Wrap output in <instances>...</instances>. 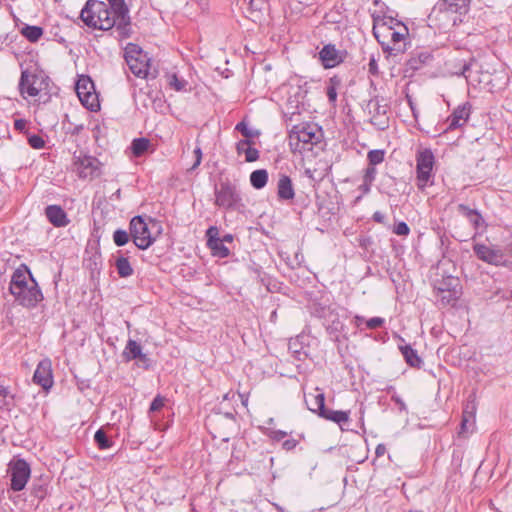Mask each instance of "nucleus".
Wrapping results in <instances>:
<instances>
[{
	"label": "nucleus",
	"mask_w": 512,
	"mask_h": 512,
	"mask_svg": "<svg viewBox=\"0 0 512 512\" xmlns=\"http://www.w3.org/2000/svg\"><path fill=\"white\" fill-rule=\"evenodd\" d=\"M8 290L14 302L27 309L37 307L44 299L37 281L26 264H21L13 271Z\"/></svg>",
	"instance_id": "obj_1"
},
{
	"label": "nucleus",
	"mask_w": 512,
	"mask_h": 512,
	"mask_svg": "<svg viewBox=\"0 0 512 512\" xmlns=\"http://www.w3.org/2000/svg\"><path fill=\"white\" fill-rule=\"evenodd\" d=\"M323 130L315 123L294 125L288 134L289 148L293 154L308 156L323 140Z\"/></svg>",
	"instance_id": "obj_2"
},
{
	"label": "nucleus",
	"mask_w": 512,
	"mask_h": 512,
	"mask_svg": "<svg viewBox=\"0 0 512 512\" xmlns=\"http://www.w3.org/2000/svg\"><path fill=\"white\" fill-rule=\"evenodd\" d=\"M108 4L98 0H88L80 12V19L91 28L98 30H110L115 28L117 32V20L111 14Z\"/></svg>",
	"instance_id": "obj_3"
},
{
	"label": "nucleus",
	"mask_w": 512,
	"mask_h": 512,
	"mask_svg": "<svg viewBox=\"0 0 512 512\" xmlns=\"http://www.w3.org/2000/svg\"><path fill=\"white\" fill-rule=\"evenodd\" d=\"M124 58L130 71L138 78L146 79L156 77V71H150V57L148 53L134 43H128L124 49Z\"/></svg>",
	"instance_id": "obj_4"
},
{
	"label": "nucleus",
	"mask_w": 512,
	"mask_h": 512,
	"mask_svg": "<svg viewBox=\"0 0 512 512\" xmlns=\"http://www.w3.org/2000/svg\"><path fill=\"white\" fill-rule=\"evenodd\" d=\"M49 78L42 73H34L24 70L21 73L19 81V90L21 95L31 98H41L42 92L48 95Z\"/></svg>",
	"instance_id": "obj_5"
},
{
	"label": "nucleus",
	"mask_w": 512,
	"mask_h": 512,
	"mask_svg": "<svg viewBox=\"0 0 512 512\" xmlns=\"http://www.w3.org/2000/svg\"><path fill=\"white\" fill-rule=\"evenodd\" d=\"M386 27L391 31V44L386 45V53L394 56L403 53L406 50L407 37L409 35L407 26L402 22L390 18L389 21H386Z\"/></svg>",
	"instance_id": "obj_6"
},
{
	"label": "nucleus",
	"mask_w": 512,
	"mask_h": 512,
	"mask_svg": "<svg viewBox=\"0 0 512 512\" xmlns=\"http://www.w3.org/2000/svg\"><path fill=\"white\" fill-rule=\"evenodd\" d=\"M73 166L79 178L94 179L102 174V163L98 158L80 152L74 154Z\"/></svg>",
	"instance_id": "obj_7"
},
{
	"label": "nucleus",
	"mask_w": 512,
	"mask_h": 512,
	"mask_svg": "<svg viewBox=\"0 0 512 512\" xmlns=\"http://www.w3.org/2000/svg\"><path fill=\"white\" fill-rule=\"evenodd\" d=\"M112 16L117 20V34L120 39L128 38L131 35V19L129 9L124 0H107Z\"/></svg>",
	"instance_id": "obj_8"
},
{
	"label": "nucleus",
	"mask_w": 512,
	"mask_h": 512,
	"mask_svg": "<svg viewBox=\"0 0 512 512\" xmlns=\"http://www.w3.org/2000/svg\"><path fill=\"white\" fill-rule=\"evenodd\" d=\"M75 90L79 100L88 110L97 111L100 108L98 94L89 76L81 75L76 82Z\"/></svg>",
	"instance_id": "obj_9"
},
{
	"label": "nucleus",
	"mask_w": 512,
	"mask_h": 512,
	"mask_svg": "<svg viewBox=\"0 0 512 512\" xmlns=\"http://www.w3.org/2000/svg\"><path fill=\"white\" fill-rule=\"evenodd\" d=\"M241 202L240 193L235 184L229 180L220 182L215 187V204L224 209H234Z\"/></svg>",
	"instance_id": "obj_10"
},
{
	"label": "nucleus",
	"mask_w": 512,
	"mask_h": 512,
	"mask_svg": "<svg viewBox=\"0 0 512 512\" xmlns=\"http://www.w3.org/2000/svg\"><path fill=\"white\" fill-rule=\"evenodd\" d=\"M129 230L133 243L141 250L148 249L155 240L151 235L147 222L140 215L131 219Z\"/></svg>",
	"instance_id": "obj_11"
},
{
	"label": "nucleus",
	"mask_w": 512,
	"mask_h": 512,
	"mask_svg": "<svg viewBox=\"0 0 512 512\" xmlns=\"http://www.w3.org/2000/svg\"><path fill=\"white\" fill-rule=\"evenodd\" d=\"M435 158L430 149L418 152L416 157L417 182L420 189H424L432 178V171Z\"/></svg>",
	"instance_id": "obj_12"
},
{
	"label": "nucleus",
	"mask_w": 512,
	"mask_h": 512,
	"mask_svg": "<svg viewBox=\"0 0 512 512\" xmlns=\"http://www.w3.org/2000/svg\"><path fill=\"white\" fill-rule=\"evenodd\" d=\"M11 489L21 491L25 488L31 474L30 465L24 459H17L10 463Z\"/></svg>",
	"instance_id": "obj_13"
},
{
	"label": "nucleus",
	"mask_w": 512,
	"mask_h": 512,
	"mask_svg": "<svg viewBox=\"0 0 512 512\" xmlns=\"http://www.w3.org/2000/svg\"><path fill=\"white\" fill-rule=\"evenodd\" d=\"M473 251L480 260L488 264L508 266L509 261L505 258L504 252L499 248L477 243L473 246Z\"/></svg>",
	"instance_id": "obj_14"
},
{
	"label": "nucleus",
	"mask_w": 512,
	"mask_h": 512,
	"mask_svg": "<svg viewBox=\"0 0 512 512\" xmlns=\"http://www.w3.org/2000/svg\"><path fill=\"white\" fill-rule=\"evenodd\" d=\"M33 382L48 391L53 386L52 362L49 358L41 360L34 372Z\"/></svg>",
	"instance_id": "obj_15"
},
{
	"label": "nucleus",
	"mask_w": 512,
	"mask_h": 512,
	"mask_svg": "<svg viewBox=\"0 0 512 512\" xmlns=\"http://www.w3.org/2000/svg\"><path fill=\"white\" fill-rule=\"evenodd\" d=\"M346 52L338 50L334 44H326L319 52V59L325 69L340 65L345 59Z\"/></svg>",
	"instance_id": "obj_16"
},
{
	"label": "nucleus",
	"mask_w": 512,
	"mask_h": 512,
	"mask_svg": "<svg viewBox=\"0 0 512 512\" xmlns=\"http://www.w3.org/2000/svg\"><path fill=\"white\" fill-rule=\"evenodd\" d=\"M471 104L469 102L457 106L452 114L447 118L448 126L446 131L463 127L470 118Z\"/></svg>",
	"instance_id": "obj_17"
},
{
	"label": "nucleus",
	"mask_w": 512,
	"mask_h": 512,
	"mask_svg": "<svg viewBox=\"0 0 512 512\" xmlns=\"http://www.w3.org/2000/svg\"><path fill=\"white\" fill-rule=\"evenodd\" d=\"M45 216L54 227H65L69 224L64 209L59 205H49L45 208Z\"/></svg>",
	"instance_id": "obj_18"
},
{
	"label": "nucleus",
	"mask_w": 512,
	"mask_h": 512,
	"mask_svg": "<svg viewBox=\"0 0 512 512\" xmlns=\"http://www.w3.org/2000/svg\"><path fill=\"white\" fill-rule=\"evenodd\" d=\"M122 356L127 362L134 359H138L141 362H147L149 360L147 355L142 352L141 345L132 339L127 341Z\"/></svg>",
	"instance_id": "obj_19"
},
{
	"label": "nucleus",
	"mask_w": 512,
	"mask_h": 512,
	"mask_svg": "<svg viewBox=\"0 0 512 512\" xmlns=\"http://www.w3.org/2000/svg\"><path fill=\"white\" fill-rule=\"evenodd\" d=\"M320 417L332 421L339 425L343 429V426L347 425L350 419V411L333 410L325 406Z\"/></svg>",
	"instance_id": "obj_20"
},
{
	"label": "nucleus",
	"mask_w": 512,
	"mask_h": 512,
	"mask_svg": "<svg viewBox=\"0 0 512 512\" xmlns=\"http://www.w3.org/2000/svg\"><path fill=\"white\" fill-rule=\"evenodd\" d=\"M277 195L281 200H291L295 196L292 181L289 176L281 175L277 183Z\"/></svg>",
	"instance_id": "obj_21"
},
{
	"label": "nucleus",
	"mask_w": 512,
	"mask_h": 512,
	"mask_svg": "<svg viewBox=\"0 0 512 512\" xmlns=\"http://www.w3.org/2000/svg\"><path fill=\"white\" fill-rule=\"evenodd\" d=\"M476 409L477 407L474 400H470L466 403L461 421V433L468 431V424L473 425L475 423Z\"/></svg>",
	"instance_id": "obj_22"
},
{
	"label": "nucleus",
	"mask_w": 512,
	"mask_h": 512,
	"mask_svg": "<svg viewBox=\"0 0 512 512\" xmlns=\"http://www.w3.org/2000/svg\"><path fill=\"white\" fill-rule=\"evenodd\" d=\"M251 144L252 140H240L236 144L237 153L239 155L244 153L247 162H254L259 158V151L251 147Z\"/></svg>",
	"instance_id": "obj_23"
},
{
	"label": "nucleus",
	"mask_w": 512,
	"mask_h": 512,
	"mask_svg": "<svg viewBox=\"0 0 512 512\" xmlns=\"http://www.w3.org/2000/svg\"><path fill=\"white\" fill-rule=\"evenodd\" d=\"M316 391V394H309L308 398H306V404L310 411L320 416L325 408V396L318 389Z\"/></svg>",
	"instance_id": "obj_24"
},
{
	"label": "nucleus",
	"mask_w": 512,
	"mask_h": 512,
	"mask_svg": "<svg viewBox=\"0 0 512 512\" xmlns=\"http://www.w3.org/2000/svg\"><path fill=\"white\" fill-rule=\"evenodd\" d=\"M115 267L120 278H128L133 275L134 269L128 257L119 255L115 260Z\"/></svg>",
	"instance_id": "obj_25"
},
{
	"label": "nucleus",
	"mask_w": 512,
	"mask_h": 512,
	"mask_svg": "<svg viewBox=\"0 0 512 512\" xmlns=\"http://www.w3.org/2000/svg\"><path fill=\"white\" fill-rule=\"evenodd\" d=\"M458 211L465 216L475 228H479L483 222L481 214L477 210H473L465 204H459Z\"/></svg>",
	"instance_id": "obj_26"
},
{
	"label": "nucleus",
	"mask_w": 512,
	"mask_h": 512,
	"mask_svg": "<svg viewBox=\"0 0 512 512\" xmlns=\"http://www.w3.org/2000/svg\"><path fill=\"white\" fill-rule=\"evenodd\" d=\"M405 361L411 367L419 368L422 364L421 358L418 356L417 351L414 350L410 345H404L399 347Z\"/></svg>",
	"instance_id": "obj_27"
},
{
	"label": "nucleus",
	"mask_w": 512,
	"mask_h": 512,
	"mask_svg": "<svg viewBox=\"0 0 512 512\" xmlns=\"http://www.w3.org/2000/svg\"><path fill=\"white\" fill-rule=\"evenodd\" d=\"M341 78L337 75L329 78L327 86H326V94L329 100V103L335 106L337 101V89L341 86Z\"/></svg>",
	"instance_id": "obj_28"
},
{
	"label": "nucleus",
	"mask_w": 512,
	"mask_h": 512,
	"mask_svg": "<svg viewBox=\"0 0 512 512\" xmlns=\"http://www.w3.org/2000/svg\"><path fill=\"white\" fill-rule=\"evenodd\" d=\"M207 245L212 251L214 256L225 258L229 255V249L223 244V240L221 239H208Z\"/></svg>",
	"instance_id": "obj_29"
},
{
	"label": "nucleus",
	"mask_w": 512,
	"mask_h": 512,
	"mask_svg": "<svg viewBox=\"0 0 512 512\" xmlns=\"http://www.w3.org/2000/svg\"><path fill=\"white\" fill-rule=\"evenodd\" d=\"M268 181V172L265 169L255 170L250 174V183L255 189H262Z\"/></svg>",
	"instance_id": "obj_30"
},
{
	"label": "nucleus",
	"mask_w": 512,
	"mask_h": 512,
	"mask_svg": "<svg viewBox=\"0 0 512 512\" xmlns=\"http://www.w3.org/2000/svg\"><path fill=\"white\" fill-rule=\"evenodd\" d=\"M446 10L452 13L464 14L467 12L470 0H442Z\"/></svg>",
	"instance_id": "obj_31"
},
{
	"label": "nucleus",
	"mask_w": 512,
	"mask_h": 512,
	"mask_svg": "<svg viewBox=\"0 0 512 512\" xmlns=\"http://www.w3.org/2000/svg\"><path fill=\"white\" fill-rule=\"evenodd\" d=\"M43 29L40 26L26 25L21 29V34L30 42H37L43 35Z\"/></svg>",
	"instance_id": "obj_32"
},
{
	"label": "nucleus",
	"mask_w": 512,
	"mask_h": 512,
	"mask_svg": "<svg viewBox=\"0 0 512 512\" xmlns=\"http://www.w3.org/2000/svg\"><path fill=\"white\" fill-rule=\"evenodd\" d=\"M14 398L15 395L10 392L9 388L0 384V410H10Z\"/></svg>",
	"instance_id": "obj_33"
},
{
	"label": "nucleus",
	"mask_w": 512,
	"mask_h": 512,
	"mask_svg": "<svg viewBox=\"0 0 512 512\" xmlns=\"http://www.w3.org/2000/svg\"><path fill=\"white\" fill-rule=\"evenodd\" d=\"M94 441L100 450H106L113 446L114 442L106 435L103 429L96 431Z\"/></svg>",
	"instance_id": "obj_34"
},
{
	"label": "nucleus",
	"mask_w": 512,
	"mask_h": 512,
	"mask_svg": "<svg viewBox=\"0 0 512 512\" xmlns=\"http://www.w3.org/2000/svg\"><path fill=\"white\" fill-rule=\"evenodd\" d=\"M150 141L147 138H136L132 141L131 149L135 156L143 155L149 148Z\"/></svg>",
	"instance_id": "obj_35"
},
{
	"label": "nucleus",
	"mask_w": 512,
	"mask_h": 512,
	"mask_svg": "<svg viewBox=\"0 0 512 512\" xmlns=\"http://www.w3.org/2000/svg\"><path fill=\"white\" fill-rule=\"evenodd\" d=\"M367 107H368V110H369L370 114L375 113L371 117L372 124L380 125L381 124V121L379 119V116H380V105H379L378 97H375L374 99L370 100L368 105H367Z\"/></svg>",
	"instance_id": "obj_36"
},
{
	"label": "nucleus",
	"mask_w": 512,
	"mask_h": 512,
	"mask_svg": "<svg viewBox=\"0 0 512 512\" xmlns=\"http://www.w3.org/2000/svg\"><path fill=\"white\" fill-rule=\"evenodd\" d=\"M384 26V17H381L379 15L375 16L373 15V35L378 41V43L381 45L382 49L384 50V41L381 40V32L380 27Z\"/></svg>",
	"instance_id": "obj_37"
},
{
	"label": "nucleus",
	"mask_w": 512,
	"mask_h": 512,
	"mask_svg": "<svg viewBox=\"0 0 512 512\" xmlns=\"http://www.w3.org/2000/svg\"><path fill=\"white\" fill-rule=\"evenodd\" d=\"M130 237H131L130 231L127 232L122 229H117L113 233V241L119 247L126 245L129 242Z\"/></svg>",
	"instance_id": "obj_38"
},
{
	"label": "nucleus",
	"mask_w": 512,
	"mask_h": 512,
	"mask_svg": "<svg viewBox=\"0 0 512 512\" xmlns=\"http://www.w3.org/2000/svg\"><path fill=\"white\" fill-rule=\"evenodd\" d=\"M168 84L172 89L180 92L185 90L187 82L183 79H179L178 76L174 73L168 76Z\"/></svg>",
	"instance_id": "obj_39"
},
{
	"label": "nucleus",
	"mask_w": 512,
	"mask_h": 512,
	"mask_svg": "<svg viewBox=\"0 0 512 512\" xmlns=\"http://www.w3.org/2000/svg\"><path fill=\"white\" fill-rule=\"evenodd\" d=\"M235 130L239 131L245 137L244 140H251L252 138L258 135V132H254L251 129H249L245 121L237 123L235 126Z\"/></svg>",
	"instance_id": "obj_40"
},
{
	"label": "nucleus",
	"mask_w": 512,
	"mask_h": 512,
	"mask_svg": "<svg viewBox=\"0 0 512 512\" xmlns=\"http://www.w3.org/2000/svg\"><path fill=\"white\" fill-rule=\"evenodd\" d=\"M383 160H384V150L377 149V150H371L368 152L369 165L375 167L377 164H380Z\"/></svg>",
	"instance_id": "obj_41"
},
{
	"label": "nucleus",
	"mask_w": 512,
	"mask_h": 512,
	"mask_svg": "<svg viewBox=\"0 0 512 512\" xmlns=\"http://www.w3.org/2000/svg\"><path fill=\"white\" fill-rule=\"evenodd\" d=\"M379 57H380V54L378 53L377 57L374 54H372L369 58L368 72L372 76H379V74H380L379 67H378Z\"/></svg>",
	"instance_id": "obj_42"
},
{
	"label": "nucleus",
	"mask_w": 512,
	"mask_h": 512,
	"mask_svg": "<svg viewBox=\"0 0 512 512\" xmlns=\"http://www.w3.org/2000/svg\"><path fill=\"white\" fill-rule=\"evenodd\" d=\"M392 231L398 236H407L410 232V228L405 222L401 221L393 225Z\"/></svg>",
	"instance_id": "obj_43"
},
{
	"label": "nucleus",
	"mask_w": 512,
	"mask_h": 512,
	"mask_svg": "<svg viewBox=\"0 0 512 512\" xmlns=\"http://www.w3.org/2000/svg\"><path fill=\"white\" fill-rule=\"evenodd\" d=\"M28 143L34 149H42L45 146L44 139L37 134L30 135L28 137Z\"/></svg>",
	"instance_id": "obj_44"
},
{
	"label": "nucleus",
	"mask_w": 512,
	"mask_h": 512,
	"mask_svg": "<svg viewBox=\"0 0 512 512\" xmlns=\"http://www.w3.org/2000/svg\"><path fill=\"white\" fill-rule=\"evenodd\" d=\"M165 398L161 395H157L150 404L149 412L154 413L161 410L164 407Z\"/></svg>",
	"instance_id": "obj_45"
},
{
	"label": "nucleus",
	"mask_w": 512,
	"mask_h": 512,
	"mask_svg": "<svg viewBox=\"0 0 512 512\" xmlns=\"http://www.w3.org/2000/svg\"><path fill=\"white\" fill-rule=\"evenodd\" d=\"M267 436L273 441H281L287 436V432L282 430L270 429L267 432Z\"/></svg>",
	"instance_id": "obj_46"
},
{
	"label": "nucleus",
	"mask_w": 512,
	"mask_h": 512,
	"mask_svg": "<svg viewBox=\"0 0 512 512\" xmlns=\"http://www.w3.org/2000/svg\"><path fill=\"white\" fill-rule=\"evenodd\" d=\"M384 323V319L381 318V317H373L371 319H368L367 321H365V329H375V328H378L380 326H382V324Z\"/></svg>",
	"instance_id": "obj_47"
},
{
	"label": "nucleus",
	"mask_w": 512,
	"mask_h": 512,
	"mask_svg": "<svg viewBox=\"0 0 512 512\" xmlns=\"http://www.w3.org/2000/svg\"><path fill=\"white\" fill-rule=\"evenodd\" d=\"M376 168L374 166L369 165L365 171L364 179L366 181V186L371 185L375 179Z\"/></svg>",
	"instance_id": "obj_48"
},
{
	"label": "nucleus",
	"mask_w": 512,
	"mask_h": 512,
	"mask_svg": "<svg viewBox=\"0 0 512 512\" xmlns=\"http://www.w3.org/2000/svg\"><path fill=\"white\" fill-rule=\"evenodd\" d=\"M193 154L195 156V162L193 163L192 167H191V170H195L200 164H201V161H202V149L200 146H196L194 151H193Z\"/></svg>",
	"instance_id": "obj_49"
},
{
	"label": "nucleus",
	"mask_w": 512,
	"mask_h": 512,
	"mask_svg": "<svg viewBox=\"0 0 512 512\" xmlns=\"http://www.w3.org/2000/svg\"><path fill=\"white\" fill-rule=\"evenodd\" d=\"M268 0H250L249 4L252 10L261 11L267 5Z\"/></svg>",
	"instance_id": "obj_50"
},
{
	"label": "nucleus",
	"mask_w": 512,
	"mask_h": 512,
	"mask_svg": "<svg viewBox=\"0 0 512 512\" xmlns=\"http://www.w3.org/2000/svg\"><path fill=\"white\" fill-rule=\"evenodd\" d=\"M391 399L395 402V404L398 406V409L400 412H405L407 414V407L405 402L402 400L401 397H399L396 394H393L391 396Z\"/></svg>",
	"instance_id": "obj_51"
},
{
	"label": "nucleus",
	"mask_w": 512,
	"mask_h": 512,
	"mask_svg": "<svg viewBox=\"0 0 512 512\" xmlns=\"http://www.w3.org/2000/svg\"><path fill=\"white\" fill-rule=\"evenodd\" d=\"M27 120L25 119H16L14 121V128L15 130L19 131V132H25L26 131V128H27Z\"/></svg>",
	"instance_id": "obj_52"
},
{
	"label": "nucleus",
	"mask_w": 512,
	"mask_h": 512,
	"mask_svg": "<svg viewBox=\"0 0 512 512\" xmlns=\"http://www.w3.org/2000/svg\"><path fill=\"white\" fill-rule=\"evenodd\" d=\"M298 445V441L296 439H287L283 442L282 447L286 451L293 450Z\"/></svg>",
	"instance_id": "obj_53"
},
{
	"label": "nucleus",
	"mask_w": 512,
	"mask_h": 512,
	"mask_svg": "<svg viewBox=\"0 0 512 512\" xmlns=\"http://www.w3.org/2000/svg\"><path fill=\"white\" fill-rule=\"evenodd\" d=\"M206 236L208 239H218V229L215 226H211L206 231Z\"/></svg>",
	"instance_id": "obj_54"
},
{
	"label": "nucleus",
	"mask_w": 512,
	"mask_h": 512,
	"mask_svg": "<svg viewBox=\"0 0 512 512\" xmlns=\"http://www.w3.org/2000/svg\"><path fill=\"white\" fill-rule=\"evenodd\" d=\"M365 321H367V319L363 316H355V324L358 328L365 329Z\"/></svg>",
	"instance_id": "obj_55"
},
{
	"label": "nucleus",
	"mask_w": 512,
	"mask_h": 512,
	"mask_svg": "<svg viewBox=\"0 0 512 512\" xmlns=\"http://www.w3.org/2000/svg\"><path fill=\"white\" fill-rule=\"evenodd\" d=\"M83 128V124H77L73 128H68V132L72 135H78L83 130Z\"/></svg>",
	"instance_id": "obj_56"
},
{
	"label": "nucleus",
	"mask_w": 512,
	"mask_h": 512,
	"mask_svg": "<svg viewBox=\"0 0 512 512\" xmlns=\"http://www.w3.org/2000/svg\"><path fill=\"white\" fill-rule=\"evenodd\" d=\"M373 219L378 223H383L384 222V214L382 212L377 211L373 214Z\"/></svg>",
	"instance_id": "obj_57"
},
{
	"label": "nucleus",
	"mask_w": 512,
	"mask_h": 512,
	"mask_svg": "<svg viewBox=\"0 0 512 512\" xmlns=\"http://www.w3.org/2000/svg\"><path fill=\"white\" fill-rule=\"evenodd\" d=\"M214 438H219L221 441H228L229 440V434L226 432H219L218 435L214 434Z\"/></svg>",
	"instance_id": "obj_58"
},
{
	"label": "nucleus",
	"mask_w": 512,
	"mask_h": 512,
	"mask_svg": "<svg viewBox=\"0 0 512 512\" xmlns=\"http://www.w3.org/2000/svg\"><path fill=\"white\" fill-rule=\"evenodd\" d=\"M384 453V445L383 444H379L376 448V454L377 456L381 455Z\"/></svg>",
	"instance_id": "obj_59"
},
{
	"label": "nucleus",
	"mask_w": 512,
	"mask_h": 512,
	"mask_svg": "<svg viewBox=\"0 0 512 512\" xmlns=\"http://www.w3.org/2000/svg\"><path fill=\"white\" fill-rule=\"evenodd\" d=\"M370 186L371 185L366 186V181L364 179L363 184L360 186V188L362 189L363 193H367L370 190Z\"/></svg>",
	"instance_id": "obj_60"
},
{
	"label": "nucleus",
	"mask_w": 512,
	"mask_h": 512,
	"mask_svg": "<svg viewBox=\"0 0 512 512\" xmlns=\"http://www.w3.org/2000/svg\"><path fill=\"white\" fill-rule=\"evenodd\" d=\"M226 418H228L231 422H234V417L232 414H226Z\"/></svg>",
	"instance_id": "obj_61"
},
{
	"label": "nucleus",
	"mask_w": 512,
	"mask_h": 512,
	"mask_svg": "<svg viewBox=\"0 0 512 512\" xmlns=\"http://www.w3.org/2000/svg\"><path fill=\"white\" fill-rule=\"evenodd\" d=\"M224 240H226V241H232V236H231V235H226V236L224 237Z\"/></svg>",
	"instance_id": "obj_62"
},
{
	"label": "nucleus",
	"mask_w": 512,
	"mask_h": 512,
	"mask_svg": "<svg viewBox=\"0 0 512 512\" xmlns=\"http://www.w3.org/2000/svg\"><path fill=\"white\" fill-rule=\"evenodd\" d=\"M247 402H248V399H247V398H245V399H244V398L242 397V403H243V405H245V406H246V405H247Z\"/></svg>",
	"instance_id": "obj_63"
},
{
	"label": "nucleus",
	"mask_w": 512,
	"mask_h": 512,
	"mask_svg": "<svg viewBox=\"0 0 512 512\" xmlns=\"http://www.w3.org/2000/svg\"><path fill=\"white\" fill-rule=\"evenodd\" d=\"M35 494H36V496H37V497H39V498H41V499L44 497V494H43V493H41V494L39 495L37 492H35Z\"/></svg>",
	"instance_id": "obj_64"
}]
</instances>
